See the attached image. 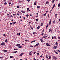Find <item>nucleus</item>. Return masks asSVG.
<instances>
[{"label":"nucleus","instance_id":"1","mask_svg":"<svg viewBox=\"0 0 60 60\" xmlns=\"http://www.w3.org/2000/svg\"><path fill=\"white\" fill-rule=\"evenodd\" d=\"M16 45V46L18 47V48H22V47L20 46H21V45L20 44H17Z\"/></svg>","mask_w":60,"mask_h":60},{"label":"nucleus","instance_id":"2","mask_svg":"<svg viewBox=\"0 0 60 60\" xmlns=\"http://www.w3.org/2000/svg\"><path fill=\"white\" fill-rule=\"evenodd\" d=\"M53 58L54 59V60H56V59H57V58H56V57L55 56H53Z\"/></svg>","mask_w":60,"mask_h":60},{"label":"nucleus","instance_id":"3","mask_svg":"<svg viewBox=\"0 0 60 60\" xmlns=\"http://www.w3.org/2000/svg\"><path fill=\"white\" fill-rule=\"evenodd\" d=\"M46 45L48 46L49 47L50 46V45L49 44H48L47 43H46Z\"/></svg>","mask_w":60,"mask_h":60},{"label":"nucleus","instance_id":"4","mask_svg":"<svg viewBox=\"0 0 60 60\" xmlns=\"http://www.w3.org/2000/svg\"><path fill=\"white\" fill-rule=\"evenodd\" d=\"M24 54V53H21L20 55H19V56H23V55Z\"/></svg>","mask_w":60,"mask_h":60},{"label":"nucleus","instance_id":"5","mask_svg":"<svg viewBox=\"0 0 60 60\" xmlns=\"http://www.w3.org/2000/svg\"><path fill=\"white\" fill-rule=\"evenodd\" d=\"M54 52L56 54H57V55H58V52H56V51H54Z\"/></svg>","mask_w":60,"mask_h":60},{"label":"nucleus","instance_id":"6","mask_svg":"<svg viewBox=\"0 0 60 60\" xmlns=\"http://www.w3.org/2000/svg\"><path fill=\"white\" fill-rule=\"evenodd\" d=\"M51 19H50L49 23V25H50V24H51Z\"/></svg>","mask_w":60,"mask_h":60},{"label":"nucleus","instance_id":"7","mask_svg":"<svg viewBox=\"0 0 60 60\" xmlns=\"http://www.w3.org/2000/svg\"><path fill=\"white\" fill-rule=\"evenodd\" d=\"M39 43L35 45L34 46V47H37V46H38V45H39Z\"/></svg>","mask_w":60,"mask_h":60},{"label":"nucleus","instance_id":"8","mask_svg":"<svg viewBox=\"0 0 60 60\" xmlns=\"http://www.w3.org/2000/svg\"><path fill=\"white\" fill-rule=\"evenodd\" d=\"M5 43L4 42H3V43H1V45H5Z\"/></svg>","mask_w":60,"mask_h":60},{"label":"nucleus","instance_id":"9","mask_svg":"<svg viewBox=\"0 0 60 60\" xmlns=\"http://www.w3.org/2000/svg\"><path fill=\"white\" fill-rule=\"evenodd\" d=\"M53 48L54 49H56V48H57V46H55Z\"/></svg>","mask_w":60,"mask_h":60},{"label":"nucleus","instance_id":"10","mask_svg":"<svg viewBox=\"0 0 60 60\" xmlns=\"http://www.w3.org/2000/svg\"><path fill=\"white\" fill-rule=\"evenodd\" d=\"M47 36H45L43 37V38H47Z\"/></svg>","mask_w":60,"mask_h":60},{"label":"nucleus","instance_id":"11","mask_svg":"<svg viewBox=\"0 0 60 60\" xmlns=\"http://www.w3.org/2000/svg\"><path fill=\"white\" fill-rule=\"evenodd\" d=\"M52 22L53 23V24H55V20H54V21H53Z\"/></svg>","mask_w":60,"mask_h":60},{"label":"nucleus","instance_id":"12","mask_svg":"<svg viewBox=\"0 0 60 60\" xmlns=\"http://www.w3.org/2000/svg\"><path fill=\"white\" fill-rule=\"evenodd\" d=\"M5 42H8V40L7 39H6L5 40Z\"/></svg>","mask_w":60,"mask_h":60},{"label":"nucleus","instance_id":"13","mask_svg":"<svg viewBox=\"0 0 60 60\" xmlns=\"http://www.w3.org/2000/svg\"><path fill=\"white\" fill-rule=\"evenodd\" d=\"M36 41L35 40H34L33 41H32L31 42V43H32V42H35V41Z\"/></svg>","mask_w":60,"mask_h":60},{"label":"nucleus","instance_id":"14","mask_svg":"<svg viewBox=\"0 0 60 60\" xmlns=\"http://www.w3.org/2000/svg\"><path fill=\"white\" fill-rule=\"evenodd\" d=\"M55 4H54V5H53L52 8V9H54V7H55Z\"/></svg>","mask_w":60,"mask_h":60},{"label":"nucleus","instance_id":"15","mask_svg":"<svg viewBox=\"0 0 60 60\" xmlns=\"http://www.w3.org/2000/svg\"><path fill=\"white\" fill-rule=\"evenodd\" d=\"M40 40L42 42H43V40H42V39H40Z\"/></svg>","mask_w":60,"mask_h":60},{"label":"nucleus","instance_id":"16","mask_svg":"<svg viewBox=\"0 0 60 60\" xmlns=\"http://www.w3.org/2000/svg\"><path fill=\"white\" fill-rule=\"evenodd\" d=\"M14 49V50H18V49Z\"/></svg>","mask_w":60,"mask_h":60},{"label":"nucleus","instance_id":"17","mask_svg":"<svg viewBox=\"0 0 60 60\" xmlns=\"http://www.w3.org/2000/svg\"><path fill=\"white\" fill-rule=\"evenodd\" d=\"M13 57V56H11L10 57V58H12Z\"/></svg>","mask_w":60,"mask_h":60},{"label":"nucleus","instance_id":"18","mask_svg":"<svg viewBox=\"0 0 60 60\" xmlns=\"http://www.w3.org/2000/svg\"><path fill=\"white\" fill-rule=\"evenodd\" d=\"M55 44H56V45H57V44H58V43H57V42H56Z\"/></svg>","mask_w":60,"mask_h":60},{"label":"nucleus","instance_id":"19","mask_svg":"<svg viewBox=\"0 0 60 60\" xmlns=\"http://www.w3.org/2000/svg\"><path fill=\"white\" fill-rule=\"evenodd\" d=\"M4 52H7V50H4L3 51Z\"/></svg>","mask_w":60,"mask_h":60},{"label":"nucleus","instance_id":"20","mask_svg":"<svg viewBox=\"0 0 60 60\" xmlns=\"http://www.w3.org/2000/svg\"><path fill=\"white\" fill-rule=\"evenodd\" d=\"M60 6V3H59L58 5V7H59Z\"/></svg>","mask_w":60,"mask_h":60},{"label":"nucleus","instance_id":"21","mask_svg":"<svg viewBox=\"0 0 60 60\" xmlns=\"http://www.w3.org/2000/svg\"><path fill=\"white\" fill-rule=\"evenodd\" d=\"M29 56H31V55H32V53H29Z\"/></svg>","mask_w":60,"mask_h":60},{"label":"nucleus","instance_id":"22","mask_svg":"<svg viewBox=\"0 0 60 60\" xmlns=\"http://www.w3.org/2000/svg\"><path fill=\"white\" fill-rule=\"evenodd\" d=\"M22 11V12H23V13H25V11Z\"/></svg>","mask_w":60,"mask_h":60},{"label":"nucleus","instance_id":"23","mask_svg":"<svg viewBox=\"0 0 60 60\" xmlns=\"http://www.w3.org/2000/svg\"><path fill=\"white\" fill-rule=\"evenodd\" d=\"M40 8V6H38L37 7V8Z\"/></svg>","mask_w":60,"mask_h":60},{"label":"nucleus","instance_id":"24","mask_svg":"<svg viewBox=\"0 0 60 60\" xmlns=\"http://www.w3.org/2000/svg\"><path fill=\"white\" fill-rule=\"evenodd\" d=\"M39 28H40V26H38V27H37L38 29H39Z\"/></svg>","mask_w":60,"mask_h":60},{"label":"nucleus","instance_id":"25","mask_svg":"<svg viewBox=\"0 0 60 60\" xmlns=\"http://www.w3.org/2000/svg\"><path fill=\"white\" fill-rule=\"evenodd\" d=\"M4 4H5V5H6V4H7V3L6 2H5L4 3Z\"/></svg>","mask_w":60,"mask_h":60},{"label":"nucleus","instance_id":"26","mask_svg":"<svg viewBox=\"0 0 60 60\" xmlns=\"http://www.w3.org/2000/svg\"><path fill=\"white\" fill-rule=\"evenodd\" d=\"M46 14H47V13H45L44 14L45 16H46Z\"/></svg>","mask_w":60,"mask_h":60},{"label":"nucleus","instance_id":"27","mask_svg":"<svg viewBox=\"0 0 60 60\" xmlns=\"http://www.w3.org/2000/svg\"><path fill=\"white\" fill-rule=\"evenodd\" d=\"M17 35H20V33H18L17 34Z\"/></svg>","mask_w":60,"mask_h":60},{"label":"nucleus","instance_id":"28","mask_svg":"<svg viewBox=\"0 0 60 60\" xmlns=\"http://www.w3.org/2000/svg\"><path fill=\"white\" fill-rule=\"evenodd\" d=\"M43 24V23H41V26H42Z\"/></svg>","mask_w":60,"mask_h":60},{"label":"nucleus","instance_id":"29","mask_svg":"<svg viewBox=\"0 0 60 60\" xmlns=\"http://www.w3.org/2000/svg\"><path fill=\"white\" fill-rule=\"evenodd\" d=\"M48 3H49V2L48 1H47L46 3V4H48Z\"/></svg>","mask_w":60,"mask_h":60},{"label":"nucleus","instance_id":"30","mask_svg":"<svg viewBox=\"0 0 60 60\" xmlns=\"http://www.w3.org/2000/svg\"><path fill=\"white\" fill-rule=\"evenodd\" d=\"M17 51H16L15 52H13V53H17Z\"/></svg>","mask_w":60,"mask_h":60},{"label":"nucleus","instance_id":"31","mask_svg":"<svg viewBox=\"0 0 60 60\" xmlns=\"http://www.w3.org/2000/svg\"><path fill=\"white\" fill-rule=\"evenodd\" d=\"M33 34H36V33L35 32H34L33 33Z\"/></svg>","mask_w":60,"mask_h":60},{"label":"nucleus","instance_id":"32","mask_svg":"<svg viewBox=\"0 0 60 60\" xmlns=\"http://www.w3.org/2000/svg\"><path fill=\"white\" fill-rule=\"evenodd\" d=\"M30 47H31V48H32L33 47V46L31 45H30Z\"/></svg>","mask_w":60,"mask_h":60},{"label":"nucleus","instance_id":"33","mask_svg":"<svg viewBox=\"0 0 60 60\" xmlns=\"http://www.w3.org/2000/svg\"><path fill=\"white\" fill-rule=\"evenodd\" d=\"M26 17H28V16H29V15H26Z\"/></svg>","mask_w":60,"mask_h":60},{"label":"nucleus","instance_id":"34","mask_svg":"<svg viewBox=\"0 0 60 60\" xmlns=\"http://www.w3.org/2000/svg\"><path fill=\"white\" fill-rule=\"evenodd\" d=\"M54 1H55V0H53L52 1V3H54Z\"/></svg>","mask_w":60,"mask_h":60},{"label":"nucleus","instance_id":"35","mask_svg":"<svg viewBox=\"0 0 60 60\" xmlns=\"http://www.w3.org/2000/svg\"><path fill=\"white\" fill-rule=\"evenodd\" d=\"M13 24H16V22H13Z\"/></svg>","mask_w":60,"mask_h":60},{"label":"nucleus","instance_id":"36","mask_svg":"<svg viewBox=\"0 0 60 60\" xmlns=\"http://www.w3.org/2000/svg\"><path fill=\"white\" fill-rule=\"evenodd\" d=\"M27 11H28V10H29V8H27Z\"/></svg>","mask_w":60,"mask_h":60},{"label":"nucleus","instance_id":"37","mask_svg":"<svg viewBox=\"0 0 60 60\" xmlns=\"http://www.w3.org/2000/svg\"><path fill=\"white\" fill-rule=\"evenodd\" d=\"M55 17H57V14H56L55 15Z\"/></svg>","mask_w":60,"mask_h":60},{"label":"nucleus","instance_id":"38","mask_svg":"<svg viewBox=\"0 0 60 60\" xmlns=\"http://www.w3.org/2000/svg\"><path fill=\"white\" fill-rule=\"evenodd\" d=\"M49 59H50V58H51V57L49 56Z\"/></svg>","mask_w":60,"mask_h":60},{"label":"nucleus","instance_id":"39","mask_svg":"<svg viewBox=\"0 0 60 60\" xmlns=\"http://www.w3.org/2000/svg\"><path fill=\"white\" fill-rule=\"evenodd\" d=\"M46 58H47V59H49V58L48 57V56H46Z\"/></svg>","mask_w":60,"mask_h":60},{"label":"nucleus","instance_id":"40","mask_svg":"<svg viewBox=\"0 0 60 60\" xmlns=\"http://www.w3.org/2000/svg\"><path fill=\"white\" fill-rule=\"evenodd\" d=\"M52 11V10H51L50 11V13L51 12V11Z\"/></svg>","mask_w":60,"mask_h":60},{"label":"nucleus","instance_id":"41","mask_svg":"<svg viewBox=\"0 0 60 60\" xmlns=\"http://www.w3.org/2000/svg\"><path fill=\"white\" fill-rule=\"evenodd\" d=\"M34 4L35 5H36V3H34Z\"/></svg>","mask_w":60,"mask_h":60},{"label":"nucleus","instance_id":"42","mask_svg":"<svg viewBox=\"0 0 60 60\" xmlns=\"http://www.w3.org/2000/svg\"><path fill=\"white\" fill-rule=\"evenodd\" d=\"M3 36H5V34H4L3 35Z\"/></svg>","mask_w":60,"mask_h":60},{"label":"nucleus","instance_id":"43","mask_svg":"<svg viewBox=\"0 0 60 60\" xmlns=\"http://www.w3.org/2000/svg\"><path fill=\"white\" fill-rule=\"evenodd\" d=\"M49 14L48 15V19H49Z\"/></svg>","mask_w":60,"mask_h":60},{"label":"nucleus","instance_id":"44","mask_svg":"<svg viewBox=\"0 0 60 60\" xmlns=\"http://www.w3.org/2000/svg\"><path fill=\"white\" fill-rule=\"evenodd\" d=\"M43 34H44V33H43L41 34V35H43Z\"/></svg>","mask_w":60,"mask_h":60},{"label":"nucleus","instance_id":"45","mask_svg":"<svg viewBox=\"0 0 60 60\" xmlns=\"http://www.w3.org/2000/svg\"><path fill=\"white\" fill-rule=\"evenodd\" d=\"M3 58V57L2 56L0 57V58Z\"/></svg>","mask_w":60,"mask_h":60},{"label":"nucleus","instance_id":"46","mask_svg":"<svg viewBox=\"0 0 60 60\" xmlns=\"http://www.w3.org/2000/svg\"><path fill=\"white\" fill-rule=\"evenodd\" d=\"M50 31L52 32V31H51V30H49V32H50Z\"/></svg>","mask_w":60,"mask_h":60},{"label":"nucleus","instance_id":"47","mask_svg":"<svg viewBox=\"0 0 60 60\" xmlns=\"http://www.w3.org/2000/svg\"><path fill=\"white\" fill-rule=\"evenodd\" d=\"M58 39H60V37H59V36H58Z\"/></svg>","mask_w":60,"mask_h":60},{"label":"nucleus","instance_id":"48","mask_svg":"<svg viewBox=\"0 0 60 60\" xmlns=\"http://www.w3.org/2000/svg\"><path fill=\"white\" fill-rule=\"evenodd\" d=\"M10 17H11H11H12L13 16H12V15H11V16H10Z\"/></svg>","mask_w":60,"mask_h":60},{"label":"nucleus","instance_id":"49","mask_svg":"<svg viewBox=\"0 0 60 60\" xmlns=\"http://www.w3.org/2000/svg\"><path fill=\"white\" fill-rule=\"evenodd\" d=\"M27 1H28V2H29L30 1V0H27Z\"/></svg>","mask_w":60,"mask_h":60},{"label":"nucleus","instance_id":"50","mask_svg":"<svg viewBox=\"0 0 60 60\" xmlns=\"http://www.w3.org/2000/svg\"><path fill=\"white\" fill-rule=\"evenodd\" d=\"M54 38H55V39H56V36H54Z\"/></svg>","mask_w":60,"mask_h":60},{"label":"nucleus","instance_id":"51","mask_svg":"<svg viewBox=\"0 0 60 60\" xmlns=\"http://www.w3.org/2000/svg\"><path fill=\"white\" fill-rule=\"evenodd\" d=\"M28 41V40H26L25 41Z\"/></svg>","mask_w":60,"mask_h":60},{"label":"nucleus","instance_id":"52","mask_svg":"<svg viewBox=\"0 0 60 60\" xmlns=\"http://www.w3.org/2000/svg\"><path fill=\"white\" fill-rule=\"evenodd\" d=\"M35 53H36V52H34V54H35Z\"/></svg>","mask_w":60,"mask_h":60},{"label":"nucleus","instance_id":"53","mask_svg":"<svg viewBox=\"0 0 60 60\" xmlns=\"http://www.w3.org/2000/svg\"><path fill=\"white\" fill-rule=\"evenodd\" d=\"M37 55H39V53H37Z\"/></svg>","mask_w":60,"mask_h":60},{"label":"nucleus","instance_id":"54","mask_svg":"<svg viewBox=\"0 0 60 60\" xmlns=\"http://www.w3.org/2000/svg\"><path fill=\"white\" fill-rule=\"evenodd\" d=\"M17 8H19V6H17Z\"/></svg>","mask_w":60,"mask_h":60},{"label":"nucleus","instance_id":"55","mask_svg":"<svg viewBox=\"0 0 60 60\" xmlns=\"http://www.w3.org/2000/svg\"><path fill=\"white\" fill-rule=\"evenodd\" d=\"M34 60H36V59H35V58H34Z\"/></svg>","mask_w":60,"mask_h":60},{"label":"nucleus","instance_id":"56","mask_svg":"<svg viewBox=\"0 0 60 60\" xmlns=\"http://www.w3.org/2000/svg\"><path fill=\"white\" fill-rule=\"evenodd\" d=\"M5 36H7V35H5Z\"/></svg>","mask_w":60,"mask_h":60},{"label":"nucleus","instance_id":"57","mask_svg":"<svg viewBox=\"0 0 60 60\" xmlns=\"http://www.w3.org/2000/svg\"><path fill=\"white\" fill-rule=\"evenodd\" d=\"M14 16H16V14H14Z\"/></svg>","mask_w":60,"mask_h":60},{"label":"nucleus","instance_id":"58","mask_svg":"<svg viewBox=\"0 0 60 60\" xmlns=\"http://www.w3.org/2000/svg\"><path fill=\"white\" fill-rule=\"evenodd\" d=\"M42 57V55H41L40 56V57Z\"/></svg>","mask_w":60,"mask_h":60},{"label":"nucleus","instance_id":"59","mask_svg":"<svg viewBox=\"0 0 60 60\" xmlns=\"http://www.w3.org/2000/svg\"><path fill=\"white\" fill-rule=\"evenodd\" d=\"M9 4H11V3H10H10H9Z\"/></svg>","mask_w":60,"mask_h":60},{"label":"nucleus","instance_id":"60","mask_svg":"<svg viewBox=\"0 0 60 60\" xmlns=\"http://www.w3.org/2000/svg\"><path fill=\"white\" fill-rule=\"evenodd\" d=\"M36 17H37V18H38V15Z\"/></svg>","mask_w":60,"mask_h":60},{"label":"nucleus","instance_id":"61","mask_svg":"<svg viewBox=\"0 0 60 60\" xmlns=\"http://www.w3.org/2000/svg\"><path fill=\"white\" fill-rule=\"evenodd\" d=\"M49 30H51V29H49Z\"/></svg>","mask_w":60,"mask_h":60},{"label":"nucleus","instance_id":"62","mask_svg":"<svg viewBox=\"0 0 60 60\" xmlns=\"http://www.w3.org/2000/svg\"><path fill=\"white\" fill-rule=\"evenodd\" d=\"M46 13H48V11H46Z\"/></svg>","mask_w":60,"mask_h":60},{"label":"nucleus","instance_id":"63","mask_svg":"<svg viewBox=\"0 0 60 60\" xmlns=\"http://www.w3.org/2000/svg\"><path fill=\"white\" fill-rule=\"evenodd\" d=\"M30 16H31V17L32 16V15H30Z\"/></svg>","mask_w":60,"mask_h":60},{"label":"nucleus","instance_id":"64","mask_svg":"<svg viewBox=\"0 0 60 60\" xmlns=\"http://www.w3.org/2000/svg\"><path fill=\"white\" fill-rule=\"evenodd\" d=\"M58 52H60V50H58Z\"/></svg>","mask_w":60,"mask_h":60}]
</instances>
